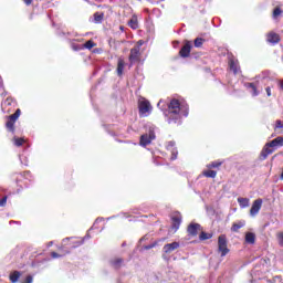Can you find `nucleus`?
Returning <instances> with one entry per match:
<instances>
[{
    "mask_svg": "<svg viewBox=\"0 0 283 283\" xmlns=\"http://www.w3.org/2000/svg\"><path fill=\"white\" fill-rule=\"evenodd\" d=\"M218 251L221 253V258H224L229 253V248L227 247V235L221 234L218 238Z\"/></svg>",
    "mask_w": 283,
    "mask_h": 283,
    "instance_id": "39448f33",
    "label": "nucleus"
},
{
    "mask_svg": "<svg viewBox=\"0 0 283 283\" xmlns=\"http://www.w3.org/2000/svg\"><path fill=\"white\" fill-rule=\"evenodd\" d=\"M154 247H156V243L145 245L144 249H145V251H149V249H154Z\"/></svg>",
    "mask_w": 283,
    "mask_h": 283,
    "instance_id": "37998d69",
    "label": "nucleus"
},
{
    "mask_svg": "<svg viewBox=\"0 0 283 283\" xmlns=\"http://www.w3.org/2000/svg\"><path fill=\"white\" fill-rule=\"evenodd\" d=\"M8 202V197H3L2 199H0V207H6Z\"/></svg>",
    "mask_w": 283,
    "mask_h": 283,
    "instance_id": "ea45409f",
    "label": "nucleus"
},
{
    "mask_svg": "<svg viewBox=\"0 0 283 283\" xmlns=\"http://www.w3.org/2000/svg\"><path fill=\"white\" fill-rule=\"evenodd\" d=\"M176 249H180V243L176 241L164 245V252L166 253H171L172 251H176Z\"/></svg>",
    "mask_w": 283,
    "mask_h": 283,
    "instance_id": "f8f14e48",
    "label": "nucleus"
},
{
    "mask_svg": "<svg viewBox=\"0 0 283 283\" xmlns=\"http://www.w3.org/2000/svg\"><path fill=\"white\" fill-rule=\"evenodd\" d=\"M124 70H125V60L119 59L118 62H117V74H118V76H123Z\"/></svg>",
    "mask_w": 283,
    "mask_h": 283,
    "instance_id": "a211bd4d",
    "label": "nucleus"
},
{
    "mask_svg": "<svg viewBox=\"0 0 283 283\" xmlns=\"http://www.w3.org/2000/svg\"><path fill=\"white\" fill-rule=\"evenodd\" d=\"M103 220H105L103 217L97 218L92 227V229H96V224H99V222H103Z\"/></svg>",
    "mask_w": 283,
    "mask_h": 283,
    "instance_id": "c9c22d12",
    "label": "nucleus"
},
{
    "mask_svg": "<svg viewBox=\"0 0 283 283\" xmlns=\"http://www.w3.org/2000/svg\"><path fill=\"white\" fill-rule=\"evenodd\" d=\"M51 258H53V260H56V259H59V258H63V255H61V254H59V253H56V252H52V253H51Z\"/></svg>",
    "mask_w": 283,
    "mask_h": 283,
    "instance_id": "79ce46f5",
    "label": "nucleus"
},
{
    "mask_svg": "<svg viewBox=\"0 0 283 283\" xmlns=\"http://www.w3.org/2000/svg\"><path fill=\"white\" fill-rule=\"evenodd\" d=\"M32 282H34V277L32 275H28L25 277L24 282H22V283H32Z\"/></svg>",
    "mask_w": 283,
    "mask_h": 283,
    "instance_id": "58836bf2",
    "label": "nucleus"
},
{
    "mask_svg": "<svg viewBox=\"0 0 283 283\" xmlns=\"http://www.w3.org/2000/svg\"><path fill=\"white\" fill-rule=\"evenodd\" d=\"M164 116L168 125H180L182 123V116L185 118L189 116V105L172 98L168 104V108L164 111Z\"/></svg>",
    "mask_w": 283,
    "mask_h": 283,
    "instance_id": "f257e3e1",
    "label": "nucleus"
},
{
    "mask_svg": "<svg viewBox=\"0 0 283 283\" xmlns=\"http://www.w3.org/2000/svg\"><path fill=\"white\" fill-rule=\"evenodd\" d=\"M138 43L139 44H137V45H139V50H140V45H143V41H139Z\"/></svg>",
    "mask_w": 283,
    "mask_h": 283,
    "instance_id": "8fccbe9b",
    "label": "nucleus"
},
{
    "mask_svg": "<svg viewBox=\"0 0 283 283\" xmlns=\"http://www.w3.org/2000/svg\"><path fill=\"white\" fill-rule=\"evenodd\" d=\"M218 167H222V161H212L207 165L208 169H218Z\"/></svg>",
    "mask_w": 283,
    "mask_h": 283,
    "instance_id": "393cba45",
    "label": "nucleus"
},
{
    "mask_svg": "<svg viewBox=\"0 0 283 283\" xmlns=\"http://www.w3.org/2000/svg\"><path fill=\"white\" fill-rule=\"evenodd\" d=\"M128 59H129L130 65H134V63H138V61H140V45H135L130 50V54Z\"/></svg>",
    "mask_w": 283,
    "mask_h": 283,
    "instance_id": "423d86ee",
    "label": "nucleus"
},
{
    "mask_svg": "<svg viewBox=\"0 0 283 283\" xmlns=\"http://www.w3.org/2000/svg\"><path fill=\"white\" fill-rule=\"evenodd\" d=\"M189 54H191V41H186L181 50L179 51V55L181 59L189 57Z\"/></svg>",
    "mask_w": 283,
    "mask_h": 283,
    "instance_id": "6e6552de",
    "label": "nucleus"
},
{
    "mask_svg": "<svg viewBox=\"0 0 283 283\" xmlns=\"http://www.w3.org/2000/svg\"><path fill=\"white\" fill-rule=\"evenodd\" d=\"M213 238V234L208 233V232H201L199 235L200 240H211Z\"/></svg>",
    "mask_w": 283,
    "mask_h": 283,
    "instance_id": "cd10ccee",
    "label": "nucleus"
},
{
    "mask_svg": "<svg viewBox=\"0 0 283 283\" xmlns=\"http://www.w3.org/2000/svg\"><path fill=\"white\" fill-rule=\"evenodd\" d=\"M94 45H96L94 43V41L88 40V41L85 42V44H83V48H84V50H92V48H94Z\"/></svg>",
    "mask_w": 283,
    "mask_h": 283,
    "instance_id": "c85d7f7f",
    "label": "nucleus"
},
{
    "mask_svg": "<svg viewBox=\"0 0 283 283\" xmlns=\"http://www.w3.org/2000/svg\"><path fill=\"white\" fill-rule=\"evenodd\" d=\"M90 238H91L90 234H86L82 240L76 241L75 242L76 245H74V249H76V247H81V244H84L85 240H90Z\"/></svg>",
    "mask_w": 283,
    "mask_h": 283,
    "instance_id": "473e14b6",
    "label": "nucleus"
},
{
    "mask_svg": "<svg viewBox=\"0 0 283 283\" xmlns=\"http://www.w3.org/2000/svg\"><path fill=\"white\" fill-rule=\"evenodd\" d=\"M167 150L171 153L170 160L178 158V149L176 148V142H168Z\"/></svg>",
    "mask_w": 283,
    "mask_h": 283,
    "instance_id": "1a4fd4ad",
    "label": "nucleus"
},
{
    "mask_svg": "<svg viewBox=\"0 0 283 283\" xmlns=\"http://www.w3.org/2000/svg\"><path fill=\"white\" fill-rule=\"evenodd\" d=\"M67 240H70V238H65V239H63V242H66Z\"/></svg>",
    "mask_w": 283,
    "mask_h": 283,
    "instance_id": "603ef678",
    "label": "nucleus"
},
{
    "mask_svg": "<svg viewBox=\"0 0 283 283\" xmlns=\"http://www.w3.org/2000/svg\"><path fill=\"white\" fill-rule=\"evenodd\" d=\"M244 87H247V90H249V92L252 96H260V91H258V86H255L254 83H245Z\"/></svg>",
    "mask_w": 283,
    "mask_h": 283,
    "instance_id": "ddd939ff",
    "label": "nucleus"
},
{
    "mask_svg": "<svg viewBox=\"0 0 283 283\" xmlns=\"http://www.w3.org/2000/svg\"><path fill=\"white\" fill-rule=\"evenodd\" d=\"M3 90V80L0 77V92Z\"/></svg>",
    "mask_w": 283,
    "mask_h": 283,
    "instance_id": "de8ad7c7",
    "label": "nucleus"
},
{
    "mask_svg": "<svg viewBox=\"0 0 283 283\" xmlns=\"http://www.w3.org/2000/svg\"><path fill=\"white\" fill-rule=\"evenodd\" d=\"M72 50L80 52V50H85V46H83V44L72 43Z\"/></svg>",
    "mask_w": 283,
    "mask_h": 283,
    "instance_id": "2f4dec72",
    "label": "nucleus"
},
{
    "mask_svg": "<svg viewBox=\"0 0 283 283\" xmlns=\"http://www.w3.org/2000/svg\"><path fill=\"white\" fill-rule=\"evenodd\" d=\"M145 240V237H143L142 239H140V242H143Z\"/></svg>",
    "mask_w": 283,
    "mask_h": 283,
    "instance_id": "5fc2aeb1",
    "label": "nucleus"
},
{
    "mask_svg": "<svg viewBox=\"0 0 283 283\" xmlns=\"http://www.w3.org/2000/svg\"><path fill=\"white\" fill-rule=\"evenodd\" d=\"M52 244H54V242H52V241H51V242H49V247H52Z\"/></svg>",
    "mask_w": 283,
    "mask_h": 283,
    "instance_id": "864d4df0",
    "label": "nucleus"
},
{
    "mask_svg": "<svg viewBox=\"0 0 283 283\" xmlns=\"http://www.w3.org/2000/svg\"><path fill=\"white\" fill-rule=\"evenodd\" d=\"M111 266H113V269H120V266H123V264H125V260H123L122 258H113L109 261Z\"/></svg>",
    "mask_w": 283,
    "mask_h": 283,
    "instance_id": "2eb2a0df",
    "label": "nucleus"
},
{
    "mask_svg": "<svg viewBox=\"0 0 283 283\" xmlns=\"http://www.w3.org/2000/svg\"><path fill=\"white\" fill-rule=\"evenodd\" d=\"M14 123H17V122H14V119H10V117H9V119L6 123L7 129L14 133Z\"/></svg>",
    "mask_w": 283,
    "mask_h": 283,
    "instance_id": "5701e85b",
    "label": "nucleus"
},
{
    "mask_svg": "<svg viewBox=\"0 0 283 283\" xmlns=\"http://www.w3.org/2000/svg\"><path fill=\"white\" fill-rule=\"evenodd\" d=\"M112 218H114V217H109V218H107V220H112Z\"/></svg>",
    "mask_w": 283,
    "mask_h": 283,
    "instance_id": "6e6d98bb",
    "label": "nucleus"
},
{
    "mask_svg": "<svg viewBox=\"0 0 283 283\" xmlns=\"http://www.w3.org/2000/svg\"><path fill=\"white\" fill-rule=\"evenodd\" d=\"M160 103H163V101H159V103L157 104V107H160Z\"/></svg>",
    "mask_w": 283,
    "mask_h": 283,
    "instance_id": "3c124183",
    "label": "nucleus"
},
{
    "mask_svg": "<svg viewBox=\"0 0 283 283\" xmlns=\"http://www.w3.org/2000/svg\"><path fill=\"white\" fill-rule=\"evenodd\" d=\"M203 176H206V178H216V176H218V171H216V170H205Z\"/></svg>",
    "mask_w": 283,
    "mask_h": 283,
    "instance_id": "a878e982",
    "label": "nucleus"
},
{
    "mask_svg": "<svg viewBox=\"0 0 283 283\" xmlns=\"http://www.w3.org/2000/svg\"><path fill=\"white\" fill-rule=\"evenodd\" d=\"M275 129H283V122L282 120H276V124H275Z\"/></svg>",
    "mask_w": 283,
    "mask_h": 283,
    "instance_id": "4c0bfd02",
    "label": "nucleus"
},
{
    "mask_svg": "<svg viewBox=\"0 0 283 283\" xmlns=\"http://www.w3.org/2000/svg\"><path fill=\"white\" fill-rule=\"evenodd\" d=\"M12 105V98L8 97L6 101L1 103L2 112H8L6 107Z\"/></svg>",
    "mask_w": 283,
    "mask_h": 283,
    "instance_id": "b1692460",
    "label": "nucleus"
},
{
    "mask_svg": "<svg viewBox=\"0 0 283 283\" xmlns=\"http://www.w3.org/2000/svg\"><path fill=\"white\" fill-rule=\"evenodd\" d=\"M238 202H239L241 209H247V207H249L248 198H238Z\"/></svg>",
    "mask_w": 283,
    "mask_h": 283,
    "instance_id": "4be33fe9",
    "label": "nucleus"
},
{
    "mask_svg": "<svg viewBox=\"0 0 283 283\" xmlns=\"http://www.w3.org/2000/svg\"><path fill=\"white\" fill-rule=\"evenodd\" d=\"M265 92H266L268 96H271V86H268V87L265 88Z\"/></svg>",
    "mask_w": 283,
    "mask_h": 283,
    "instance_id": "c03bdc74",
    "label": "nucleus"
},
{
    "mask_svg": "<svg viewBox=\"0 0 283 283\" xmlns=\"http://www.w3.org/2000/svg\"><path fill=\"white\" fill-rule=\"evenodd\" d=\"M138 107H139V116H142L143 118L151 114V104L149 103V101L145 98L140 99Z\"/></svg>",
    "mask_w": 283,
    "mask_h": 283,
    "instance_id": "20e7f679",
    "label": "nucleus"
},
{
    "mask_svg": "<svg viewBox=\"0 0 283 283\" xmlns=\"http://www.w3.org/2000/svg\"><path fill=\"white\" fill-rule=\"evenodd\" d=\"M19 116H21V109L18 108V109L15 111V114L10 115L9 118H10L11 120L17 122V120L19 119Z\"/></svg>",
    "mask_w": 283,
    "mask_h": 283,
    "instance_id": "c756f323",
    "label": "nucleus"
},
{
    "mask_svg": "<svg viewBox=\"0 0 283 283\" xmlns=\"http://www.w3.org/2000/svg\"><path fill=\"white\" fill-rule=\"evenodd\" d=\"M171 221H172L171 228L175 231H178V229H180V224L182 222V217L180 214H175V216H172Z\"/></svg>",
    "mask_w": 283,
    "mask_h": 283,
    "instance_id": "9b49d317",
    "label": "nucleus"
},
{
    "mask_svg": "<svg viewBox=\"0 0 283 283\" xmlns=\"http://www.w3.org/2000/svg\"><path fill=\"white\" fill-rule=\"evenodd\" d=\"M19 277H21V272H19V271H13V272H11L10 275H9V280H10V282H12V283L19 282Z\"/></svg>",
    "mask_w": 283,
    "mask_h": 283,
    "instance_id": "6ab92c4d",
    "label": "nucleus"
},
{
    "mask_svg": "<svg viewBox=\"0 0 283 283\" xmlns=\"http://www.w3.org/2000/svg\"><path fill=\"white\" fill-rule=\"evenodd\" d=\"M229 67L233 72V74H238L240 72V64L235 60L229 61Z\"/></svg>",
    "mask_w": 283,
    "mask_h": 283,
    "instance_id": "dca6fc26",
    "label": "nucleus"
},
{
    "mask_svg": "<svg viewBox=\"0 0 283 283\" xmlns=\"http://www.w3.org/2000/svg\"><path fill=\"white\" fill-rule=\"evenodd\" d=\"M245 222L244 221H239L238 223H233L231 231L238 232L240 229L244 227Z\"/></svg>",
    "mask_w": 283,
    "mask_h": 283,
    "instance_id": "412c9836",
    "label": "nucleus"
},
{
    "mask_svg": "<svg viewBox=\"0 0 283 283\" xmlns=\"http://www.w3.org/2000/svg\"><path fill=\"white\" fill-rule=\"evenodd\" d=\"M129 28L132 30H138V18L136 15H133L132 19L128 21Z\"/></svg>",
    "mask_w": 283,
    "mask_h": 283,
    "instance_id": "aec40b11",
    "label": "nucleus"
},
{
    "mask_svg": "<svg viewBox=\"0 0 283 283\" xmlns=\"http://www.w3.org/2000/svg\"><path fill=\"white\" fill-rule=\"evenodd\" d=\"M245 244H255V233L253 232L245 233Z\"/></svg>",
    "mask_w": 283,
    "mask_h": 283,
    "instance_id": "f3484780",
    "label": "nucleus"
},
{
    "mask_svg": "<svg viewBox=\"0 0 283 283\" xmlns=\"http://www.w3.org/2000/svg\"><path fill=\"white\" fill-rule=\"evenodd\" d=\"M277 241H279V244H280L281 247H283V232H280V233L277 234Z\"/></svg>",
    "mask_w": 283,
    "mask_h": 283,
    "instance_id": "e433bc0d",
    "label": "nucleus"
},
{
    "mask_svg": "<svg viewBox=\"0 0 283 283\" xmlns=\"http://www.w3.org/2000/svg\"><path fill=\"white\" fill-rule=\"evenodd\" d=\"M279 147H283V137L282 136H279L265 144V146L263 147V149L261 151V157L263 158V160H266V158H269V156H271V154H273V151H275V149H279Z\"/></svg>",
    "mask_w": 283,
    "mask_h": 283,
    "instance_id": "f03ea898",
    "label": "nucleus"
},
{
    "mask_svg": "<svg viewBox=\"0 0 283 283\" xmlns=\"http://www.w3.org/2000/svg\"><path fill=\"white\" fill-rule=\"evenodd\" d=\"M119 30H120V32H125V27L120 25Z\"/></svg>",
    "mask_w": 283,
    "mask_h": 283,
    "instance_id": "09e8293b",
    "label": "nucleus"
},
{
    "mask_svg": "<svg viewBox=\"0 0 283 283\" xmlns=\"http://www.w3.org/2000/svg\"><path fill=\"white\" fill-rule=\"evenodd\" d=\"M203 43H205V39L202 38L195 39V48H202Z\"/></svg>",
    "mask_w": 283,
    "mask_h": 283,
    "instance_id": "7c9ffc66",
    "label": "nucleus"
},
{
    "mask_svg": "<svg viewBox=\"0 0 283 283\" xmlns=\"http://www.w3.org/2000/svg\"><path fill=\"white\" fill-rule=\"evenodd\" d=\"M105 17V14L103 13H94V22L95 23H103V18Z\"/></svg>",
    "mask_w": 283,
    "mask_h": 283,
    "instance_id": "bb28decb",
    "label": "nucleus"
},
{
    "mask_svg": "<svg viewBox=\"0 0 283 283\" xmlns=\"http://www.w3.org/2000/svg\"><path fill=\"white\" fill-rule=\"evenodd\" d=\"M147 133L140 136L139 145L142 147H147V145H151V140H156V126L153 124H148L146 126Z\"/></svg>",
    "mask_w": 283,
    "mask_h": 283,
    "instance_id": "7ed1b4c3",
    "label": "nucleus"
},
{
    "mask_svg": "<svg viewBox=\"0 0 283 283\" xmlns=\"http://www.w3.org/2000/svg\"><path fill=\"white\" fill-rule=\"evenodd\" d=\"M198 230H200V223H190L188 226L189 235H192V237L198 235Z\"/></svg>",
    "mask_w": 283,
    "mask_h": 283,
    "instance_id": "4468645a",
    "label": "nucleus"
},
{
    "mask_svg": "<svg viewBox=\"0 0 283 283\" xmlns=\"http://www.w3.org/2000/svg\"><path fill=\"white\" fill-rule=\"evenodd\" d=\"M22 176L25 177V179L28 180V179L32 178V172H30V171H24V172L22 174Z\"/></svg>",
    "mask_w": 283,
    "mask_h": 283,
    "instance_id": "a19ab883",
    "label": "nucleus"
},
{
    "mask_svg": "<svg viewBox=\"0 0 283 283\" xmlns=\"http://www.w3.org/2000/svg\"><path fill=\"white\" fill-rule=\"evenodd\" d=\"M280 14H282V9L275 8L273 10V19H277V17H280Z\"/></svg>",
    "mask_w": 283,
    "mask_h": 283,
    "instance_id": "f704fd0d",
    "label": "nucleus"
},
{
    "mask_svg": "<svg viewBox=\"0 0 283 283\" xmlns=\"http://www.w3.org/2000/svg\"><path fill=\"white\" fill-rule=\"evenodd\" d=\"M25 6H31L32 4V0H23Z\"/></svg>",
    "mask_w": 283,
    "mask_h": 283,
    "instance_id": "49530a36",
    "label": "nucleus"
},
{
    "mask_svg": "<svg viewBox=\"0 0 283 283\" xmlns=\"http://www.w3.org/2000/svg\"><path fill=\"white\" fill-rule=\"evenodd\" d=\"M262 199H256L253 201L252 207L250 209V216L251 218H255L258 213H260V209H262Z\"/></svg>",
    "mask_w": 283,
    "mask_h": 283,
    "instance_id": "0eeeda50",
    "label": "nucleus"
},
{
    "mask_svg": "<svg viewBox=\"0 0 283 283\" xmlns=\"http://www.w3.org/2000/svg\"><path fill=\"white\" fill-rule=\"evenodd\" d=\"M256 78H266V73H262L261 75L256 76Z\"/></svg>",
    "mask_w": 283,
    "mask_h": 283,
    "instance_id": "a18cd8bd",
    "label": "nucleus"
},
{
    "mask_svg": "<svg viewBox=\"0 0 283 283\" xmlns=\"http://www.w3.org/2000/svg\"><path fill=\"white\" fill-rule=\"evenodd\" d=\"M268 43L272 45H277L280 43V35L275 32H270L266 38Z\"/></svg>",
    "mask_w": 283,
    "mask_h": 283,
    "instance_id": "9d476101",
    "label": "nucleus"
},
{
    "mask_svg": "<svg viewBox=\"0 0 283 283\" xmlns=\"http://www.w3.org/2000/svg\"><path fill=\"white\" fill-rule=\"evenodd\" d=\"M15 147H21L25 140L23 138H13Z\"/></svg>",
    "mask_w": 283,
    "mask_h": 283,
    "instance_id": "72a5a7b5",
    "label": "nucleus"
}]
</instances>
